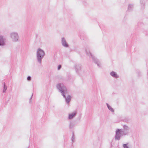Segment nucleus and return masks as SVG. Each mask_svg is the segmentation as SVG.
I'll list each match as a JSON object with an SVG mask.
<instances>
[{"label":"nucleus","mask_w":148,"mask_h":148,"mask_svg":"<svg viewBox=\"0 0 148 148\" xmlns=\"http://www.w3.org/2000/svg\"><path fill=\"white\" fill-rule=\"evenodd\" d=\"M123 129H116L115 135V139L119 140L122 136L126 135L129 133L130 127L127 125H124L123 126Z\"/></svg>","instance_id":"nucleus-1"},{"label":"nucleus","mask_w":148,"mask_h":148,"mask_svg":"<svg viewBox=\"0 0 148 148\" xmlns=\"http://www.w3.org/2000/svg\"><path fill=\"white\" fill-rule=\"evenodd\" d=\"M45 55V51L40 48H38L37 50L36 58L38 62L41 64L42 60Z\"/></svg>","instance_id":"nucleus-2"},{"label":"nucleus","mask_w":148,"mask_h":148,"mask_svg":"<svg viewBox=\"0 0 148 148\" xmlns=\"http://www.w3.org/2000/svg\"><path fill=\"white\" fill-rule=\"evenodd\" d=\"M57 88L62 95L68 93V90L66 86L63 83H59L56 85Z\"/></svg>","instance_id":"nucleus-3"},{"label":"nucleus","mask_w":148,"mask_h":148,"mask_svg":"<svg viewBox=\"0 0 148 148\" xmlns=\"http://www.w3.org/2000/svg\"><path fill=\"white\" fill-rule=\"evenodd\" d=\"M86 52L88 56H91L93 62L96 63L98 66H101V63L100 61L91 53L89 49H86Z\"/></svg>","instance_id":"nucleus-4"},{"label":"nucleus","mask_w":148,"mask_h":148,"mask_svg":"<svg viewBox=\"0 0 148 148\" xmlns=\"http://www.w3.org/2000/svg\"><path fill=\"white\" fill-rule=\"evenodd\" d=\"M10 37L14 42H17L19 41V36L18 33L16 32H13L10 33Z\"/></svg>","instance_id":"nucleus-5"},{"label":"nucleus","mask_w":148,"mask_h":148,"mask_svg":"<svg viewBox=\"0 0 148 148\" xmlns=\"http://www.w3.org/2000/svg\"><path fill=\"white\" fill-rule=\"evenodd\" d=\"M66 95V94H64V95H62L63 96L64 98L65 99L66 103L68 105H69L71 99L72 97L70 95Z\"/></svg>","instance_id":"nucleus-6"},{"label":"nucleus","mask_w":148,"mask_h":148,"mask_svg":"<svg viewBox=\"0 0 148 148\" xmlns=\"http://www.w3.org/2000/svg\"><path fill=\"white\" fill-rule=\"evenodd\" d=\"M6 39L2 36L0 35V46H4L6 45Z\"/></svg>","instance_id":"nucleus-7"},{"label":"nucleus","mask_w":148,"mask_h":148,"mask_svg":"<svg viewBox=\"0 0 148 148\" xmlns=\"http://www.w3.org/2000/svg\"><path fill=\"white\" fill-rule=\"evenodd\" d=\"M61 43L62 45L65 47L68 48L69 47V44L64 37H62L61 38Z\"/></svg>","instance_id":"nucleus-8"},{"label":"nucleus","mask_w":148,"mask_h":148,"mask_svg":"<svg viewBox=\"0 0 148 148\" xmlns=\"http://www.w3.org/2000/svg\"><path fill=\"white\" fill-rule=\"evenodd\" d=\"M77 112L75 111L69 113L68 114V119L71 120L74 118L76 116Z\"/></svg>","instance_id":"nucleus-9"},{"label":"nucleus","mask_w":148,"mask_h":148,"mask_svg":"<svg viewBox=\"0 0 148 148\" xmlns=\"http://www.w3.org/2000/svg\"><path fill=\"white\" fill-rule=\"evenodd\" d=\"M75 68L76 72L79 74L81 70V66L80 65L76 64L75 66Z\"/></svg>","instance_id":"nucleus-10"},{"label":"nucleus","mask_w":148,"mask_h":148,"mask_svg":"<svg viewBox=\"0 0 148 148\" xmlns=\"http://www.w3.org/2000/svg\"><path fill=\"white\" fill-rule=\"evenodd\" d=\"M110 75L113 77L117 78L119 77V76L116 72L112 71L110 73Z\"/></svg>","instance_id":"nucleus-11"},{"label":"nucleus","mask_w":148,"mask_h":148,"mask_svg":"<svg viewBox=\"0 0 148 148\" xmlns=\"http://www.w3.org/2000/svg\"><path fill=\"white\" fill-rule=\"evenodd\" d=\"M106 105L107 106V107L108 109L110 111L112 112H114V109L110 106V105H109L108 103H106Z\"/></svg>","instance_id":"nucleus-12"},{"label":"nucleus","mask_w":148,"mask_h":148,"mask_svg":"<svg viewBox=\"0 0 148 148\" xmlns=\"http://www.w3.org/2000/svg\"><path fill=\"white\" fill-rule=\"evenodd\" d=\"M7 89V87L5 85V84L4 83V88L3 90V92H5Z\"/></svg>","instance_id":"nucleus-13"},{"label":"nucleus","mask_w":148,"mask_h":148,"mask_svg":"<svg viewBox=\"0 0 148 148\" xmlns=\"http://www.w3.org/2000/svg\"><path fill=\"white\" fill-rule=\"evenodd\" d=\"M73 126H74L73 124V123L71 122L70 123V124L69 125V127L70 128H71L73 127Z\"/></svg>","instance_id":"nucleus-14"},{"label":"nucleus","mask_w":148,"mask_h":148,"mask_svg":"<svg viewBox=\"0 0 148 148\" xmlns=\"http://www.w3.org/2000/svg\"><path fill=\"white\" fill-rule=\"evenodd\" d=\"M123 148H129L128 146L127 145V144H123Z\"/></svg>","instance_id":"nucleus-15"},{"label":"nucleus","mask_w":148,"mask_h":148,"mask_svg":"<svg viewBox=\"0 0 148 148\" xmlns=\"http://www.w3.org/2000/svg\"><path fill=\"white\" fill-rule=\"evenodd\" d=\"M133 7V5L132 4H130L128 7V8L129 10H130L131 8Z\"/></svg>","instance_id":"nucleus-16"},{"label":"nucleus","mask_w":148,"mask_h":148,"mask_svg":"<svg viewBox=\"0 0 148 148\" xmlns=\"http://www.w3.org/2000/svg\"><path fill=\"white\" fill-rule=\"evenodd\" d=\"M75 137H74V135H73V136H72V138H71V140L73 142H74V140H75Z\"/></svg>","instance_id":"nucleus-17"},{"label":"nucleus","mask_w":148,"mask_h":148,"mask_svg":"<svg viewBox=\"0 0 148 148\" xmlns=\"http://www.w3.org/2000/svg\"><path fill=\"white\" fill-rule=\"evenodd\" d=\"M61 67H62V66L61 65H59L58 67V70H60V69H61Z\"/></svg>","instance_id":"nucleus-18"},{"label":"nucleus","mask_w":148,"mask_h":148,"mask_svg":"<svg viewBox=\"0 0 148 148\" xmlns=\"http://www.w3.org/2000/svg\"><path fill=\"white\" fill-rule=\"evenodd\" d=\"M31 77L29 76L27 77V80H28L29 81H30L31 80Z\"/></svg>","instance_id":"nucleus-19"},{"label":"nucleus","mask_w":148,"mask_h":148,"mask_svg":"<svg viewBox=\"0 0 148 148\" xmlns=\"http://www.w3.org/2000/svg\"><path fill=\"white\" fill-rule=\"evenodd\" d=\"M32 99V97H31V99H30V101H31Z\"/></svg>","instance_id":"nucleus-20"}]
</instances>
